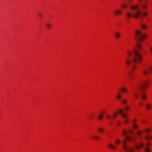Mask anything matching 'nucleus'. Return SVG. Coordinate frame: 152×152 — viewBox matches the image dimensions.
<instances>
[{
  "label": "nucleus",
  "mask_w": 152,
  "mask_h": 152,
  "mask_svg": "<svg viewBox=\"0 0 152 152\" xmlns=\"http://www.w3.org/2000/svg\"><path fill=\"white\" fill-rule=\"evenodd\" d=\"M119 91H121L123 93H126L127 92V89L124 86L122 87Z\"/></svg>",
  "instance_id": "ddd939ff"
},
{
  "label": "nucleus",
  "mask_w": 152,
  "mask_h": 152,
  "mask_svg": "<svg viewBox=\"0 0 152 152\" xmlns=\"http://www.w3.org/2000/svg\"><path fill=\"white\" fill-rule=\"evenodd\" d=\"M115 37L118 39L120 37L121 34L119 32H116L115 33Z\"/></svg>",
  "instance_id": "f3484780"
},
{
  "label": "nucleus",
  "mask_w": 152,
  "mask_h": 152,
  "mask_svg": "<svg viewBox=\"0 0 152 152\" xmlns=\"http://www.w3.org/2000/svg\"><path fill=\"white\" fill-rule=\"evenodd\" d=\"M116 125L118 126H119L121 125V122L120 121H117L116 122Z\"/></svg>",
  "instance_id": "4be33fe9"
},
{
  "label": "nucleus",
  "mask_w": 152,
  "mask_h": 152,
  "mask_svg": "<svg viewBox=\"0 0 152 152\" xmlns=\"http://www.w3.org/2000/svg\"><path fill=\"white\" fill-rule=\"evenodd\" d=\"M148 84V81L147 80L143 81L139 85L138 90H136L134 92L133 95L136 98H137L138 96V91L141 93V97L142 99L144 100L146 98V96L144 94L143 92L147 87Z\"/></svg>",
  "instance_id": "20e7f679"
},
{
  "label": "nucleus",
  "mask_w": 152,
  "mask_h": 152,
  "mask_svg": "<svg viewBox=\"0 0 152 152\" xmlns=\"http://www.w3.org/2000/svg\"><path fill=\"white\" fill-rule=\"evenodd\" d=\"M150 50L151 53H152V47H151L150 48Z\"/></svg>",
  "instance_id": "c85d7f7f"
},
{
  "label": "nucleus",
  "mask_w": 152,
  "mask_h": 152,
  "mask_svg": "<svg viewBox=\"0 0 152 152\" xmlns=\"http://www.w3.org/2000/svg\"><path fill=\"white\" fill-rule=\"evenodd\" d=\"M121 6L123 8H126V5L124 4H121Z\"/></svg>",
  "instance_id": "5701e85b"
},
{
  "label": "nucleus",
  "mask_w": 152,
  "mask_h": 152,
  "mask_svg": "<svg viewBox=\"0 0 152 152\" xmlns=\"http://www.w3.org/2000/svg\"><path fill=\"white\" fill-rule=\"evenodd\" d=\"M99 139H100V138L99 137H98L96 136V140H99Z\"/></svg>",
  "instance_id": "cd10ccee"
},
{
  "label": "nucleus",
  "mask_w": 152,
  "mask_h": 152,
  "mask_svg": "<svg viewBox=\"0 0 152 152\" xmlns=\"http://www.w3.org/2000/svg\"><path fill=\"white\" fill-rule=\"evenodd\" d=\"M141 122H142L143 123H145V122L144 121H141Z\"/></svg>",
  "instance_id": "2f4dec72"
},
{
  "label": "nucleus",
  "mask_w": 152,
  "mask_h": 152,
  "mask_svg": "<svg viewBox=\"0 0 152 152\" xmlns=\"http://www.w3.org/2000/svg\"><path fill=\"white\" fill-rule=\"evenodd\" d=\"M107 145L109 148L112 150H115L117 149L116 146L111 143H109Z\"/></svg>",
  "instance_id": "9b49d317"
},
{
  "label": "nucleus",
  "mask_w": 152,
  "mask_h": 152,
  "mask_svg": "<svg viewBox=\"0 0 152 152\" xmlns=\"http://www.w3.org/2000/svg\"><path fill=\"white\" fill-rule=\"evenodd\" d=\"M141 26L143 29H145L147 28V25L144 24H142L141 25Z\"/></svg>",
  "instance_id": "6ab92c4d"
},
{
  "label": "nucleus",
  "mask_w": 152,
  "mask_h": 152,
  "mask_svg": "<svg viewBox=\"0 0 152 152\" xmlns=\"http://www.w3.org/2000/svg\"><path fill=\"white\" fill-rule=\"evenodd\" d=\"M145 107L147 110H150L151 108V105L149 103H146L145 104Z\"/></svg>",
  "instance_id": "4468645a"
},
{
  "label": "nucleus",
  "mask_w": 152,
  "mask_h": 152,
  "mask_svg": "<svg viewBox=\"0 0 152 152\" xmlns=\"http://www.w3.org/2000/svg\"><path fill=\"white\" fill-rule=\"evenodd\" d=\"M121 103L124 105H126L128 103V100L126 99H121Z\"/></svg>",
  "instance_id": "2eb2a0df"
},
{
  "label": "nucleus",
  "mask_w": 152,
  "mask_h": 152,
  "mask_svg": "<svg viewBox=\"0 0 152 152\" xmlns=\"http://www.w3.org/2000/svg\"><path fill=\"white\" fill-rule=\"evenodd\" d=\"M104 113V111H102L99 112L97 116V119L98 120H100L102 118L103 114Z\"/></svg>",
  "instance_id": "9d476101"
},
{
  "label": "nucleus",
  "mask_w": 152,
  "mask_h": 152,
  "mask_svg": "<svg viewBox=\"0 0 152 152\" xmlns=\"http://www.w3.org/2000/svg\"><path fill=\"white\" fill-rule=\"evenodd\" d=\"M125 109L126 110L128 111L129 109V108L127 107H125Z\"/></svg>",
  "instance_id": "bb28decb"
},
{
  "label": "nucleus",
  "mask_w": 152,
  "mask_h": 152,
  "mask_svg": "<svg viewBox=\"0 0 152 152\" xmlns=\"http://www.w3.org/2000/svg\"><path fill=\"white\" fill-rule=\"evenodd\" d=\"M121 95L119 92V91H118L116 95V98L118 99H121Z\"/></svg>",
  "instance_id": "dca6fc26"
},
{
  "label": "nucleus",
  "mask_w": 152,
  "mask_h": 152,
  "mask_svg": "<svg viewBox=\"0 0 152 152\" xmlns=\"http://www.w3.org/2000/svg\"><path fill=\"white\" fill-rule=\"evenodd\" d=\"M149 72L152 73V66L149 65H146L143 67L142 72L143 75H147Z\"/></svg>",
  "instance_id": "423d86ee"
},
{
  "label": "nucleus",
  "mask_w": 152,
  "mask_h": 152,
  "mask_svg": "<svg viewBox=\"0 0 152 152\" xmlns=\"http://www.w3.org/2000/svg\"><path fill=\"white\" fill-rule=\"evenodd\" d=\"M150 131L151 129H146L144 130H138L136 132V134L137 137H140L144 132H145L146 134H148L150 132Z\"/></svg>",
  "instance_id": "0eeeda50"
},
{
  "label": "nucleus",
  "mask_w": 152,
  "mask_h": 152,
  "mask_svg": "<svg viewBox=\"0 0 152 152\" xmlns=\"http://www.w3.org/2000/svg\"><path fill=\"white\" fill-rule=\"evenodd\" d=\"M113 13L115 16H118L122 14V11L120 9H116L113 11Z\"/></svg>",
  "instance_id": "6e6552de"
},
{
  "label": "nucleus",
  "mask_w": 152,
  "mask_h": 152,
  "mask_svg": "<svg viewBox=\"0 0 152 152\" xmlns=\"http://www.w3.org/2000/svg\"><path fill=\"white\" fill-rule=\"evenodd\" d=\"M46 26L48 28H50L51 27V24L50 23H47L46 24Z\"/></svg>",
  "instance_id": "412c9836"
},
{
  "label": "nucleus",
  "mask_w": 152,
  "mask_h": 152,
  "mask_svg": "<svg viewBox=\"0 0 152 152\" xmlns=\"http://www.w3.org/2000/svg\"><path fill=\"white\" fill-rule=\"evenodd\" d=\"M98 130L100 132H103L102 129L100 128H99L98 129Z\"/></svg>",
  "instance_id": "a878e982"
},
{
  "label": "nucleus",
  "mask_w": 152,
  "mask_h": 152,
  "mask_svg": "<svg viewBox=\"0 0 152 152\" xmlns=\"http://www.w3.org/2000/svg\"><path fill=\"white\" fill-rule=\"evenodd\" d=\"M142 103H139V105L140 106H142Z\"/></svg>",
  "instance_id": "c756f323"
},
{
  "label": "nucleus",
  "mask_w": 152,
  "mask_h": 152,
  "mask_svg": "<svg viewBox=\"0 0 152 152\" xmlns=\"http://www.w3.org/2000/svg\"><path fill=\"white\" fill-rule=\"evenodd\" d=\"M137 47L138 49L141 50L142 49V47L141 45L140 44H137Z\"/></svg>",
  "instance_id": "aec40b11"
},
{
  "label": "nucleus",
  "mask_w": 152,
  "mask_h": 152,
  "mask_svg": "<svg viewBox=\"0 0 152 152\" xmlns=\"http://www.w3.org/2000/svg\"><path fill=\"white\" fill-rule=\"evenodd\" d=\"M91 116H89V119H91Z\"/></svg>",
  "instance_id": "7c9ffc66"
},
{
  "label": "nucleus",
  "mask_w": 152,
  "mask_h": 152,
  "mask_svg": "<svg viewBox=\"0 0 152 152\" xmlns=\"http://www.w3.org/2000/svg\"><path fill=\"white\" fill-rule=\"evenodd\" d=\"M142 61V56L137 50L133 48L132 50H129L126 51V56L124 59L125 64L126 66L128 67L131 66L132 61L133 63L132 64L131 69L129 74L130 80L133 78V72L137 67L135 63H141Z\"/></svg>",
  "instance_id": "f257e3e1"
},
{
  "label": "nucleus",
  "mask_w": 152,
  "mask_h": 152,
  "mask_svg": "<svg viewBox=\"0 0 152 152\" xmlns=\"http://www.w3.org/2000/svg\"><path fill=\"white\" fill-rule=\"evenodd\" d=\"M135 35L137 39L140 41L143 40L147 37V35L142 33L141 31L139 30H136L135 31Z\"/></svg>",
  "instance_id": "39448f33"
},
{
  "label": "nucleus",
  "mask_w": 152,
  "mask_h": 152,
  "mask_svg": "<svg viewBox=\"0 0 152 152\" xmlns=\"http://www.w3.org/2000/svg\"><path fill=\"white\" fill-rule=\"evenodd\" d=\"M145 138L146 141H148V140L150 139L152 140V136H147L145 137Z\"/></svg>",
  "instance_id": "a211bd4d"
},
{
  "label": "nucleus",
  "mask_w": 152,
  "mask_h": 152,
  "mask_svg": "<svg viewBox=\"0 0 152 152\" xmlns=\"http://www.w3.org/2000/svg\"><path fill=\"white\" fill-rule=\"evenodd\" d=\"M118 113H119L121 114L124 124H126L129 123V120L128 115L124 113L123 110L120 109L118 110V112H115L113 113L112 116L108 115H106V117L107 119L109 121V123L110 125H112L113 124V122L111 121V119H114L115 118Z\"/></svg>",
  "instance_id": "7ed1b4c3"
},
{
  "label": "nucleus",
  "mask_w": 152,
  "mask_h": 152,
  "mask_svg": "<svg viewBox=\"0 0 152 152\" xmlns=\"http://www.w3.org/2000/svg\"><path fill=\"white\" fill-rule=\"evenodd\" d=\"M137 121V119H134L132 121V127L134 129H136L138 127V125L135 124Z\"/></svg>",
  "instance_id": "f8f14e48"
},
{
  "label": "nucleus",
  "mask_w": 152,
  "mask_h": 152,
  "mask_svg": "<svg viewBox=\"0 0 152 152\" xmlns=\"http://www.w3.org/2000/svg\"><path fill=\"white\" fill-rule=\"evenodd\" d=\"M38 16L40 18H41L42 16V14L41 13L39 12L38 14Z\"/></svg>",
  "instance_id": "393cba45"
},
{
  "label": "nucleus",
  "mask_w": 152,
  "mask_h": 152,
  "mask_svg": "<svg viewBox=\"0 0 152 152\" xmlns=\"http://www.w3.org/2000/svg\"><path fill=\"white\" fill-rule=\"evenodd\" d=\"M115 142L117 145H118L120 142V140H116L115 141Z\"/></svg>",
  "instance_id": "b1692460"
},
{
  "label": "nucleus",
  "mask_w": 152,
  "mask_h": 152,
  "mask_svg": "<svg viewBox=\"0 0 152 152\" xmlns=\"http://www.w3.org/2000/svg\"><path fill=\"white\" fill-rule=\"evenodd\" d=\"M133 132V131L131 129H129L127 131L123 130L121 132L122 135L125 137V139L123 142V148L126 152H134V149L138 150L144 146L143 143L141 142L138 144H135L134 147L128 146L126 144L127 141L133 142L135 140V136L132 135Z\"/></svg>",
  "instance_id": "f03ea898"
},
{
  "label": "nucleus",
  "mask_w": 152,
  "mask_h": 152,
  "mask_svg": "<svg viewBox=\"0 0 152 152\" xmlns=\"http://www.w3.org/2000/svg\"><path fill=\"white\" fill-rule=\"evenodd\" d=\"M150 145V143L148 142H147L146 143V145L144 148V151L145 152H150L151 149L149 147Z\"/></svg>",
  "instance_id": "1a4fd4ad"
}]
</instances>
